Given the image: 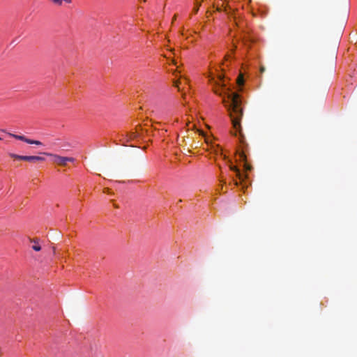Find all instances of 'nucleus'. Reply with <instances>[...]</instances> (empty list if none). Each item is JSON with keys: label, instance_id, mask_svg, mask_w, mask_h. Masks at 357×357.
I'll use <instances>...</instances> for the list:
<instances>
[{"label": "nucleus", "instance_id": "nucleus-8", "mask_svg": "<svg viewBox=\"0 0 357 357\" xmlns=\"http://www.w3.org/2000/svg\"><path fill=\"white\" fill-rule=\"evenodd\" d=\"M10 156L14 159L21 160H24V158H26V155H20L15 154V153H10Z\"/></svg>", "mask_w": 357, "mask_h": 357}, {"label": "nucleus", "instance_id": "nucleus-3", "mask_svg": "<svg viewBox=\"0 0 357 357\" xmlns=\"http://www.w3.org/2000/svg\"><path fill=\"white\" fill-rule=\"evenodd\" d=\"M231 169L235 173L236 176H237L241 181H243L247 178L246 174L241 172V170L236 166H232Z\"/></svg>", "mask_w": 357, "mask_h": 357}, {"label": "nucleus", "instance_id": "nucleus-13", "mask_svg": "<svg viewBox=\"0 0 357 357\" xmlns=\"http://www.w3.org/2000/svg\"><path fill=\"white\" fill-rule=\"evenodd\" d=\"M0 140H1V138L0 137Z\"/></svg>", "mask_w": 357, "mask_h": 357}, {"label": "nucleus", "instance_id": "nucleus-5", "mask_svg": "<svg viewBox=\"0 0 357 357\" xmlns=\"http://www.w3.org/2000/svg\"><path fill=\"white\" fill-rule=\"evenodd\" d=\"M24 160L29 161V162H36V161H43V160H45V158L41 156L26 155V158H24Z\"/></svg>", "mask_w": 357, "mask_h": 357}, {"label": "nucleus", "instance_id": "nucleus-10", "mask_svg": "<svg viewBox=\"0 0 357 357\" xmlns=\"http://www.w3.org/2000/svg\"><path fill=\"white\" fill-rule=\"evenodd\" d=\"M34 243L35 244L31 246L32 249L36 252L40 251L41 250L40 245L36 241H34Z\"/></svg>", "mask_w": 357, "mask_h": 357}, {"label": "nucleus", "instance_id": "nucleus-12", "mask_svg": "<svg viewBox=\"0 0 357 357\" xmlns=\"http://www.w3.org/2000/svg\"><path fill=\"white\" fill-rule=\"evenodd\" d=\"M176 87L178 89V90H180L179 86H178L177 84H176Z\"/></svg>", "mask_w": 357, "mask_h": 357}, {"label": "nucleus", "instance_id": "nucleus-9", "mask_svg": "<svg viewBox=\"0 0 357 357\" xmlns=\"http://www.w3.org/2000/svg\"><path fill=\"white\" fill-rule=\"evenodd\" d=\"M26 143L29 144H36V145H41L42 144V143L40 141L33 140V139H29V140L26 141Z\"/></svg>", "mask_w": 357, "mask_h": 357}, {"label": "nucleus", "instance_id": "nucleus-1", "mask_svg": "<svg viewBox=\"0 0 357 357\" xmlns=\"http://www.w3.org/2000/svg\"><path fill=\"white\" fill-rule=\"evenodd\" d=\"M207 77L213 86L214 93L222 98V102L229 112L233 127L236 132H238L241 129L240 121L243 115L241 96L233 91L220 66L211 67L208 70Z\"/></svg>", "mask_w": 357, "mask_h": 357}, {"label": "nucleus", "instance_id": "nucleus-4", "mask_svg": "<svg viewBox=\"0 0 357 357\" xmlns=\"http://www.w3.org/2000/svg\"><path fill=\"white\" fill-rule=\"evenodd\" d=\"M245 79L243 73H239L236 78V84L239 90H241L243 87Z\"/></svg>", "mask_w": 357, "mask_h": 357}, {"label": "nucleus", "instance_id": "nucleus-6", "mask_svg": "<svg viewBox=\"0 0 357 357\" xmlns=\"http://www.w3.org/2000/svg\"><path fill=\"white\" fill-rule=\"evenodd\" d=\"M52 2L56 6H62L63 3H70L72 0H51Z\"/></svg>", "mask_w": 357, "mask_h": 357}, {"label": "nucleus", "instance_id": "nucleus-7", "mask_svg": "<svg viewBox=\"0 0 357 357\" xmlns=\"http://www.w3.org/2000/svg\"><path fill=\"white\" fill-rule=\"evenodd\" d=\"M10 135L13 137H14L15 139H19V140H21V141H23L24 142L26 143V141L29 140L28 138H26L25 136L24 135H15V134H10Z\"/></svg>", "mask_w": 357, "mask_h": 357}, {"label": "nucleus", "instance_id": "nucleus-2", "mask_svg": "<svg viewBox=\"0 0 357 357\" xmlns=\"http://www.w3.org/2000/svg\"><path fill=\"white\" fill-rule=\"evenodd\" d=\"M47 155L52 156L53 158V162L57 165L65 166L68 162H73L75 161L74 158L71 157H63L55 154L45 153Z\"/></svg>", "mask_w": 357, "mask_h": 357}, {"label": "nucleus", "instance_id": "nucleus-11", "mask_svg": "<svg viewBox=\"0 0 357 357\" xmlns=\"http://www.w3.org/2000/svg\"><path fill=\"white\" fill-rule=\"evenodd\" d=\"M155 116L159 118V119H162V116H159L158 114H155Z\"/></svg>", "mask_w": 357, "mask_h": 357}]
</instances>
